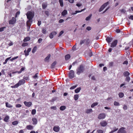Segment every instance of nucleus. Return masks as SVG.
Masks as SVG:
<instances>
[{
    "mask_svg": "<svg viewBox=\"0 0 133 133\" xmlns=\"http://www.w3.org/2000/svg\"><path fill=\"white\" fill-rule=\"evenodd\" d=\"M57 62L56 61H54L51 64L50 67L51 68H55V65L56 64Z\"/></svg>",
    "mask_w": 133,
    "mask_h": 133,
    "instance_id": "nucleus-19",
    "label": "nucleus"
},
{
    "mask_svg": "<svg viewBox=\"0 0 133 133\" xmlns=\"http://www.w3.org/2000/svg\"><path fill=\"white\" fill-rule=\"evenodd\" d=\"M11 58V57H8V58H6V59H5V62H3V64H6L7 63V62L8 61L9 59H10V58Z\"/></svg>",
    "mask_w": 133,
    "mask_h": 133,
    "instance_id": "nucleus-37",
    "label": "nucleus"
},
{
    "mask_svg": "<svg viewBox=\"0 0 133 133\" xmlns=\"http://www.w3.org/2000/svg\"><path fill=\"white\" fill-rule=\"evenodd\" d=\"M85 42V39L84 40H81L80 41V44L81 45H82Z\"/></svg>",
    "mask_w": 133,
    "mask_h": 133,
    "instance_id": "nucleus-50",
    "label": "nucleus"
},
{
    "mask_svg": "<svg viewBox=\"0 0 133 133\" xmlns=\"http://www.w3.org/2000/svg\"><path fill=\"white\" fill-rule=\"evenodd\" d=\"M125 128L122 127L118 130L117 133H126V131L125 130Z\"/></svg>",
    "mask_w": 133,
    "mask_h": 133,
    "instance_id": "nucleus-6",
    "label": "nucleus"
},
{
    "mask_svg": "<svg viewBox=\"0 0 133 133\" xmlns=\"http://www.w3.org/2000/svg\"><path fill=\"white\" fill-rule=\"evenodd\" d=\"M42 6L43 9H45L47 7V4L43 3L42 4Z\"/></svg>",
    "mask_w": 133,
    "mask_h": 133,
    "instance_id": "nucleus-25",
    "label": "nucleus"
},
{
    "mask_svg": "<svg viewBox=\"0 0 133 133\" xmlns=\"http://www.w3.org/2000/svg\"><path fill=\"white\" fill-rule=\"evenodd\" d=\"M42 32L44 34H45L46 33V30L44 29H43L42 30Z\"/></svg>",
    "mask_w": 133,
    "mask_h": 133,
    "instance_id": "nucleus-53",
    "label": "nucleus"
},
{
    "mask_svg": "<svg viewBox=\"0 0 133 133\" xmlns=\"http://www.w3.org/2000/svg\"><path fill=\"white\" fill-rule=\"evenodd\" d=\"M32 121L33 122V124L34 125H36L37 123V120L35 118H34L32 119Z\"/></svg>",
    "mask_w": 133,
    "mask_h": 133,
    "instance_id": "nucleus-14",
    "label": "nucleus"
},
{
    "mask_svg": "<svg viewBox=\"0 0 133 133\" xmlns=\"http://www.w3.org/2000/svg\"><path fill=\"white\" fill-rule=\"evenodd\" d=\"M9 117L8 116H6L4 118V120L5 122H8V120L9 119Z\"/></svg>",
    "mask_w": 133,
    "mask_h": 133,
    "instance_id": "nucleus-27",
    "label": "nucleus"
},
{
    "mask_svg": "<svg viewBox=\"0 0 133 133\" xmlns=\"http://www.w3.org/2000/svg\"><path fill=\"white\" fill-rule=\"evenodd\" d=\"M117 43V40H115L114 41L111 43V47H115Z\"/></svg>",
    "mask_w": 133,
    "mask_h": 133,
    "instance_id": "nucleus-9",
    "label": "nucleus"
},
{
    "mask_svg": "<svg viewBox=\"0 0 133 133\" xmlns=\"http://www.w3.org/2000/svg\"><path fill=\"white\" fill-rule=\"evenodd\" d=\"M31 50V48H29L28 49V50L26 51L25 50L24 51V53L25 56H27L29 55V53L30 51Z\"/></svg>",
    "mask_w": 133,
    "mask_h": 133,
    "instance_id": "nucleus-10",
    "label": "nucleus"
},
{
    "mask_svg": "<svg viewBox=\"0 0 133 133\" xmlns=\"http://www.w3.org/2000/svg\"><path fill=\"white\" fill-rule=\"evenodd\" d=\"M92 109H87L85 111V112L87 114H89L90 112H92Z\"/></svg>",
    "mask_w": 133,
    "mask_h": 133,
    "instance_id": "nucleus-33",
    "label": "nucleus"
},
{
    "mask_svg": "<svg viewBox=\"0 0 133 133\" xmlns=\"http://www.w3.org/2000/svg\"><path fill=\"white\" fill-rule=\"evenodd\" d=\"M43 39L41 38H39L38 39V42L39 43H40L42 41Z\"/></svg>",
    "mask_w": 133,
    "mask_h": 133,
    "instance_id": "nucleus-54",
    "label": "nucleus"
},
{
    "mask_svg": "<svg viewBox=\"0 0 133 133\" xmlns=\"http://www.w3.org/2000/svg\"><path fill=\"white\" fill-rule=\"evenodd\" d=\"M123 109L124 110H126L127 109V105H124L123 107Z\"/></svg>",
    "mask_w": 133,
    "mask_h": 133,
    "instance_id": "nucleus-59",
    "label": "nucleus"
},
{
    "mask_svg": "<svg viewBox=\"0 0 133 133\" xmlns=\"http://www.w3.org/2000/svg\"><path fill=\"white\" fill-rule=\"evenodd\" d=\"M66 107L65 106L63 105L61 106L60 107V109L61 110H64L66 109Z\"/></svg>",
    "mask_w": 133,
    "mask_h": 133,
    "instance_id": "nucleus-29",
    "label": "nucleus"
},
{
    "mask_svg": "<svg viewBox=\"0 0 133 133\" xmlns=\"http://www.w3.org/2000/svg\"><path fill=\"white\" fill-rule=\"evenodd\" d=\"M85 70L84 66L81 64L76 69V74L78 75H79L81 73L83 72Z\"/></svg>",
    "mask_w": 133,
    "mask_h": 133,
    "instance_id": "nucleus-1",
    "label": "nucleus"
},
{
    "mask_svg": "<svg viewBox=\"0 0 133 133\" xmlns=\"http://www.w3.org/2000/svg\"><path fill=\"white\" fill-rule=\"evenodd\" d=\"M114 105L115 106H118L120 105V104L118 102L115 101L114 102Z\"/></svg>",
    "mask_w": 133,
    "mask_h": 133,
    "instance_id": "nucleus-45",
    "label": "nucleus"
},
{
    "mask_svg": "<svg viewBox=\"0 0 133 133\" xmlns=\"http://www.w3.org/2000/svg\"><path fill=\"white\" fill-rule=\"evenodd\" d=\"M97 132L98 133H103L104 131L102 130L99 129L97 130Z\"/></svg>",
    "mask_w": 133,
    "mask_h": 133,
    "instance_id": "nucleus-48",
    "label": "nucleus"
},
{
    "mask_svg": "<svg viewBox=\"0 0 133 133\" xmlns=\"http://www.w3.org/2000/svg\"><path fill=\"white\" fill-rule=\"evenodd\" d=\"M18 122L17 121H16L12 122V124L14 125H15L18 124Z\"/></svg>",
    "mask_w": 133,
    "mask_h": 133,
    "instance_id": "nucleus-42",
    "label": "nucleus"
},
{
    "mask_svg": "<svg viewBox=\"0 0 133 133\" xmlns=\"http://www.w3.org/2000/svg\"><path fill=\"white\" fill-rule=\"evenodd\" d=\"M90 42V40L89 39H85V42L86 45H89Z\"/></svg>",
    "mask_w": 133,
    "mask_h": 133,
    "instance_id": "nucleus-20",
    "label": "nucleus"
},
{
    "mask_svg": "<svg viewBox=\"0 0 133 133\" xmlns=\"http://www.w3.org/2000/svg\"><path fill=\"white\" fill-rule=\"evenodd\" d=\"M60 130V127L59 126H54L53 128V130L56 132H59Z\"/></svg>",
    "mask_w": 133,
    "mask_h": 133,
    "instance_id": "nucleus-12",
    "label": "nucleus"
},
{
    "mask_svg": "<svg viewBox=\"0 0 133 133\" xmlns=\"http://www.w3.org/2000/svg\"><path fill=\"white\" fill-rule=\"evenodd\" d=\"M6 27L5 26L0 28V32L3 31L4 30V29Z\"/></svg>",
    "mask_w": 133,
    "mask_h": 133,
    "instance_id": "nucleus-51",
    "label": "nucleus"
},
{
    "mask_svg": "<svg viewBox=\"0 0 133 133\" xmlns=\"http://www.w3.org/2000/svg\"><path fill=\"white\" fill-rule=\"evenodd\" d=\"M65 60H67L70 58V56L69 54H68L65 56Z\"/></svg>",
    "mask_w": 133,
    "mask_h": 133,
    "instance_id": "nucleus-22",
    "label": "nucleus"
},
{
    "mask_svg": "<svg viewBox=\"0 0 133 133\" xmlns=\"http://www.w3.org/2000/svg\"><path fill=\"white\" fill-rule=\"evenodd\" d=\"M45 14L47 16H48L49 15V12L48 11H45Z\"/></svg>",
    "mask_w": 133,
    "mask_h": 133,
    "instance_id": "nucleus-60",
    "label": "nucleus"
},
{
    "mask_svg": "<svg viewBox=\"0 0 133 133\" xmlns=\"http://www.w3.org/2000/svg\"><path fill=\"white\" fill-rule=\"evenodd\" d=\"M98 104V103L97 102L91 104V107L92 108H94L95 106L97 105Z\"/></svg>",
    "mask_w": 133,
    "mask_h": 133,
    "instance_id": "nucleus-36",
    "label": "nucleus"
},
{
    "mask_svg": "<svg viewBox=\"0 0 133 133\" xmlns=\"http://www.w3.org/2000/svg\"><path fill=\"white\" fill-rule=\"evenodd\" d=\"M112 40V38L111 37H108L106 38V40L108 43H110Z\"/></svg>",
    "mask_w": 133,
    "mask_h": 133,
    "instance_id": "nucleus-13",
    "label": "nucleus"
},
{
    "mask_svg": "<svg viewBox=\"0 0 133 133\" xmlns=\"http://www.w3.org/2000/svg\"><path fill=\"white\" fill-rule=\"evenodd\" d=\"M81 90V87L77 88V89H76L75 90V92L76 93H78Z\"/></svg>",
    "mask_w": 133,
    "mask_h": 133,
    "instance_id": "nucleus-30",
    "label": "nucleus"
},
{
    "mask_svg": "<svg viewBox=\"0 0 133 133\" xmlns=\"http://www.w3.org/2000/svg\"><path fill=\"white\" fill-rule=\"evenodd\" d=\"M128 63V62L127 61H125L123 63V64H126L127 65Z\"/></svg>",
    "mask_w": 133,
    "mask_h": 133,
    "instance_id": "nucleus-56",
    "label": "nucleus"
},
{
    "mask_svg": "<svg viewBox=\"0 0 133 133\" xmlns=\"http://www.w3.org/2000/svg\"><path fill=\"white\" fill-rule=\"evenodd\" d=\"M28 45V43H23L22 45V46L23 47L27 46Z\"/></svg>",
    "mask_w": 133,
    "mask_h": 133,
    "instance_id": "nucleus-35",
    "label": "nucleus"
},
{
    "mask_svg": "<svg viewBox=\"0 0 133 133\" xmlns=\"http://www.w3.org/2000/svg\"><path fill=\"white\" fill-rule=\"evenodd\" d=\"M41 21H39L38 22L37 24L38 26H39L41 24Z\"/></svg>",
    "mask_w": 133,
    "mask_h": 133,
    "instance_id": "nucleus-62",
    "label": "nucleus"
},
{
    "mask_svg": "<svg viewBox=\"0 0 133 133\" xmlns=\"http://www.w3.org/2000/svg\"><path fill=\"white\" fill-rule=\"evenodd\" d=\"M27 18L28 19V21H31L32 22V19L34 16V13L31 11H29L26 14Z\"/></svg>",
    "mask_w": 133,
    "mask_h": 133,
    "instance_id": "nucleus-2",
    "label": "nucleus"
},
{
    "mask_svg": "<svg viewBox=\"0 0 133 133\" xmlns=\"http://www.w3.org/2000/svg\"><path fill=\"white\" fill-rule=\"evenodd\" d=\"M38 74V73H36L34 76H33L32 77L35 79L38 78V76L37 75Z\"/></svg>",
    "mask_w": 133,
    "mask_h": 133,
    "instance_id": "nucleus-46",
    "label": "nucleus"
},
{
    "mask_svg": "<svg viewBox=\"0 0 133 133\" xmlns=\"http://www.w3.org/2000/svg\"><path fill=\"white\" fill-rule=\"evenodd\" d=\"M85 9H82L81 11H75V13H73L72 14L73 15H74L76 14L77 13H79V12H81L83 11Z\"/></svg>",
    "mask_w": 133,
    "mask_h": 133,
    "instance_id": "nucleus-26",
    "label": "nucleus"
},
{
    "mask_svg": "<svg viewBox=\"0 0 133 133\" xmlns=\"http://www.w3.org/2000/svg\"><path fill=\"white\" fill-rule=\"evenodd\" d=\"M108 2H107L103 4L101 7L103 9L108 4Z\"/></svg>",
    "mask_w": 133,
    "mask_h": 133,
    "instance_id": "nucleus-23",
    "label": "nucleus"
},
{
    "mask_svg": "<svg viewBox=\"0 0 133 133\" xmlns=\"http://www.w3.org/2000/svg\"><path fill=\"white\" fill-rule=\"evenodd\" d=\"M130 75V73L127 71H125L123 73V75L124 76H128Z\"/></svg>",
    "mask_w": 133,
    "mask_h": 133,
    "instance_id": "nucleus-24",
    "label": "nucleus"
},
{
    "mask_svg": "<svg viewBox=\"0 0 133 133\" xmlns=\"http://www.w3.org/2000/svg\"><path fill=\"white\" fill-rule=\"evenodd\" d=\"M51 55L50 54L48 55V56L45 58L44 59V61L45 62H49V60L50 57Z\"/></svg>",
    "mask_w": 133,
    "mask_h": 133,
    "instance_id": "nucleus-16",
    "label": "nucleus"
},
{
    "mask_svg": "<svg viewBox=\"0 0 133 133\" xmlns=\"http://www.w3.org/2000/svg\"><path fill=\"white\" fill-rule=\"evenodd\" d=\"M5 105L6 107L7 108H12L13 107V106L12 105L9 104L7 102L5 103Z\"/></svg>",
    "mask_w": 133,
    "mask_h": 133,
    "instance_id": "nucleus-21",
    "label": "nucleus"
},
{
    "mask_svg": "<svg viewBox=\"0 0 133 133\" xmlns=\"http://www.w3.org/2000/svg\"><path fill=\"white\" fill-rule=\"evenodd\" d=\"M15 106L16 108H20L22 107V105L21 104H16Z\"/></svg>",
    "mask_w": 133,
    "mask_h": 133,
    "instance_id": "nucleus-52",
    "label": "nucleus"
},
{
    "mask_svg": "<svg viewBox=\"0 0 133 133\" xmlns=\"http://www.w3.org/2000/svg\"><path fill=\"white\" fill-rule=\"evenodd\" d=\"M30 39V38L29 37H26L23 39V41L24 42L29 41Z\"/></svg>",
    "mask_w": 133,
    "mask_h": 133,
    "instance_id": "nucleus-17",
    "label": "nucleus"
},
{
    "mask_svg": "<svg viewBox=\"0 0 133 133\" xmlns=\"http://www.w3.org/2000/svg\"><path fill=\"white\" fill-rule=\"evenodd\" d=\"M113 62H110L109 63V66H110L111 67L112 66L113 64Z\"/></svg>",
    "mask_w": 133,
    "mask_h": 133,
    "instance_id": "nucleus-57",
    "label": "nucleus"
},
{
    "mask_svg": "<svg viewBox=\"0 0 133 133\" xmlns=\"http://www.w3.org/2000/svg\"><path fill=\"white\" fill-rule=\"evenodd\" d=\"M30 22H31V21H28L26 22L27 26L29 27V29H30L31 26V24L29 23Z\"/></svg>",
    "mask_w": 133,
    "mask_h": 133,
    "instance_id": "nucleus-32",
    "label": "nucleus"
},
{
    "mask_svg": "<svg viewBox=\"0 0 133 133\" xmlns=\"http://www.w3.org/2000/svg\"><path fill=\"white\" fill-rule=\"evenodd\" d=\"M18 56H16L15 57L11 59H10V60L12 62L14 60L17 58H18Z\"/></svg>",
    "mask_w": 133,
    "mask_h": 133,
    "instance_id": "nucleus-41",
    "label": "nucleus"
},
{
    "mask_svg": "<svg viewBox=\"0 0 133 133\" xmlns=\"http://www.w3.org/2000/svg\"><path fill=\"white\" fill-rule=\"evenodd\" d=\"M106 115L104 113H102L99 114L98 116V118L99 119H103L105 118Z\"/></svg>",
    "mask_w": 133,
    "mask_h": 133,
    "instance_id": "nucleus-7",
    "label": "nucleus"
},
{
    "mask_svg": "<svg viewBox=\"0 0 133 133\" xmlns=\"http://www.w3.org/2000/svg\"><path fill=\"white\" fill-rule=\"evenodd\" d=\"M64 21V20L63 19H61L59 20V22L60 23H62Z\"/></svg>",
    "mask_w": 133,
    "mask_h": 133,
    "instance_id": "nucleus-64",
    "label": "nucleus"
},
{
    "mask_svg": "<svg viewBox=\"0 0 133 133\" xmlns=\"http://www.w3.org/2000/svg\"><path fill=\"white\" fill-rule=\"evenodd\" d=\"M68 13L67 11L66 10H64L62 12L61 15L62 16H64L67 14Z\"/></svg>",
    "mask_w": 133,
    "mask_h": 133,
    "instance_id": "nucleus-15",
    "label": "nucleus"
},
{
    "mask_svg": "<svg viewBox=\"0 0 133 133\" xmlns=\"http://www.w3.org/2000/svg\"><path fill=\"white\" fill-rule=\"evenodd\" d=\"M53 36L54 35H53V34H51L50 33L49 36L50 38L52 39L53 38Z\"/></svg>",
    "mask_w": 133,
    "mask_h": 133,
    "instance_id": "nucleus-58",
    "label": "nucleus"
},
{
    "mask_svg": "<svg viewBox=\"0 0 133 133\" xmlns=\"http://www.w3.org/2000/svg\"><path fill=\"white\" fill-rule=\"evenodd\" d=\"M59 2L60 4V5L62 7L63 6V0H59Z\"/></svg>",
    "mask_w": 133,
    "mask_h": 133,
    "instance_id": "nucleus-28",
    "label": "nucleus"
},
{
    "mask_svg": "<svg viewBox=\"0 0 133 133\" xmlns=\"http://www.w3.org/2000/svg\"><path fill=\"white\" fill-rule=\"evenodd\" d=\"M63 33H64V32L63 31H61L60 32V33H59V35L58 36V37H59V36H61L62 35V34H63Z\"/></svg>",
    "mask_w": 133,
    "mask_h": 133,
    "instance_id": "nucleus-55",
    "label": "nucleus"
},
{
    "mask_svg": "<svg viewBox=\"0 0 133 133\" xmlns=\"http://www.w3.org/2000/svg\"><path fill=\"white\" fill-rule=\"evenodd\" d=\"M130 80V78L129 76H127L126 77L125 81L129 82Z\"/></svg>",
    "mask_w": 133,
    "mask_h": 133,
    "instance_id": "nucleus-44",
    "label": "nucleus"
},
{
    "mask_svg": "<svg viewBox=\"0 0 133 133\" xmlns=\"http://www.w3.org/2000/svg\"><path fill=\"white\" fill-rule=\"evenodd\" d=\"M24 103L26 106L28 107H30L32 105V103L31 102H27L26 101H24Z\"/></svg>",
    "mask_w": 133,
    "mask_h": 133,
    "instance_id": "nucleus-8",
    "label": "nucleus"
},
{
    "mask_svg": "<svg viewBox=\"0 0 133 133\" xmlns=\"http://www.w3.org/2000/svg\"><path fill=\"white\" fill-rule=\"evenodd\" d=\"M33 128V127L31 125H27L26 126V128L28 129L29 130H31Z\"/></svg>",
    "mask_w": 133,
    "mask_h": 133,
    "instance_id": "nucleus-18",
    "label": "nucleus"
},
{
    "mask_svg": "<svg viewBox=\"0 0 133 133\" xmlns=\"http://www.w3.org/2000/svg\"><path fill=\"white\" fill-rule=\"evenodd\" d=\"M100 124L101 126L104 127L107 125V122L105 121H103L100 122Z\"/></svg>",
    "mask_w": 133,
    "mask_h": 133,
    "instance_id": "nucleus-11",
    "label": "nucleus"
},
{
    "mask_svg": "<svg viewBox=\"0 0 133 133\" xmlns=\"http://www.w3.org/2000/svg\"><path fill=\"white\" fill-rule=\"evenodd\" d=\"M25 69V68L24 67H22L21 68L20 70L19 71H18V73L20 74Z\"/></svg>",
    "mask_w": 133,
    "mask_h": 133,
    "instance_id": "nucleus-39",
    "label": "nucleus"
},
{
    "mask_svg": "<svg viewBox=\"0 0 133 133\" xmlns=\"http://www.w3.org/2000/svg\"><path fill=\"white\" fill-rule=\"evenodd\" d=\"M36 110L35 109H33L32 111L31 114L32 115H34L36 113Z\"/></svg>",
    "mask_w": 133,
    "mask_h": 133,
    "instance_id": "nucleus-43",
    "label": "nucleus"
},
{
    "mask_svg": "<svg viewBox=\"0 0 133 133\" xmlns=\"http://www.w3.org/2000/svg\"><path fill=\"white\" fill-rule=\"evenodd\" d=\"M91 16H92V14H90L86 18V19H85L86 20L88 21V20H89L90 19V18Z\"/></svg>",
    "mask_w": 133,
    "mask_h": 133,
    "instance_id": "nucleus-38",
    "label": "nucleus"
},
{
    "mask_svg": "<svg viewBox=\"0 0 133 133\" xmlns=\"http://www.w3.org/2000/svg\"><path fill=\"white\" fill-rule=\"evenodd\" d=\"M16 22V19L14 17H12V19L9 21V23L10 25H14L15 24Z\"/></svg>",
    "mask_w": 133,
    "mask_h": 133,
    "instance_id": "nucleus-4",
    "label": "nucleus"
},
{
    "mask_svg": "<svg viewBox=\"0 0 133 133\" xmlns=\"http://www.w3.org/2000/svg\"><path fill=\"white\" fill-rule=\"evenodd\" d=\"M37 49V47L36 46H35L34 48H33L32 51V52L33 53H34L36 52V50Z\"/></svg>",
    "mask_w": 133,
    "mask_h": 133,
    "instance_id": "nucleus-31",
    "label": "nucleus"
},
{
    "mask_svg": "<svg viewBox=\"0 0 133 133\" xmlns=\"http://www.w3.org/2000/svg\"><path fill=\"white\" fill-rule=\"evenodd\" d=\"M78 98V95H75L74 96V99L75 100H77Z\"/></svg>",
    "mask_w": 133,
    "mask_h": 133,
    "instance_id": "nucleus-40",
    "label": "nucleus"
},
{
    "mask_svg": "<svg viewBox=\"0 0 133 133\" xmlns=\"http://www.w3.org/2000/svg\"><path fill=\"white\" fill-rule=\"evenodd\" d=\"M77 86V85H75L74 86H73L72 87H70V90H72L75 89Z\"/></svg>",
    "mask_w": 133,
    "mask_h": 133,
    "instance_id": "nucleus-47",
    "label": "nucleus"
},
{
    "mask_svg": "<svg viewBox=\"0 0 133 133\" xmlns=\"http://www.w3.org/2000/svg\"><path fill=\"white\" fill-rule=\"evenodd\" d=\"M25 81L24 79H22L19 80V82L15 84L14 86H12L11 87L12 88H18L19 86L21 85H23L25 82Z\"/></svg>",
    "mask_w": 133,
    "mask_h": 133,
    "instance_id": "nucleus-3",
    "label": "nucleus"
},
{
    "mask_svg": "<svg viewBox=\"0 0 133 133\" xmlns=\"http://www.w3.org/2000/svg\"><path fill=\"white\" fill-rule=\"evenodd\" d=\"M129 19H131L133 20V16L130 15L129 17H128Z\"/></svg>",
    "mask_w": 133,
    "mask_h": 133,
    "instance_id": "nucleus-61",
    "label": "nucleus"
},
{
    "mask_svg": "<svg viewBox=\"0 0 133 133\" xmlns=\"http://www.w3.org/2000/svg\"><path fill=\"white\" fill-rule=\"evenodd\" d=\"M86 29L88 31L90 30L91 29V28L90 26H87Z\"/></svg>",
    "mask_w": 133,
    "mask_h": 133,
    "instance_id": "nucleus-63",
    "label": "nucleus"
},
{
    "mask_svg": "<svg viewBox=\"0 0 133 133\" xmlns=\"http://www.w3.org/2000/svg\"><path fill=\"white\" fill-rule=\"evenodd\" d=\"M68 76L71 79H72L74 77V71L73 70H71L70 71Z\"/></svg>",
    "mask_w": 133,
    "mask_h": 133,
    "instance_id": "nucleus-5",
    "label": "nucleus"
},
{
    "mask_svg": "<svg viewBox=\"0 0 133 133\" xmlns=\"http://www.w3.org/2000/svg\"><path fill=\"white\" fill-rule=\"evenodd\" d=\"M119 97L120 98L123 97L124 96V94L123 92H120L118 94Z\"/></svg>",
    "mask_w": 133,
    "mask_h": 133,
    "instance_id": "nucleus-34",
    "label": "nucleus"
},
{
    "mask_svg": "<svg viewBox=\"0 0 133 133\" xmlns=\"http://www.w3.org/2000/svg\"><path fill=\"white\" fill-rule=\"evenodd\" d=\"M76 44L73 46L72 48V50H73L75 51L77 50V49L76 48Z\"/></svg>",
    "mask_w": 133,
    "mask_h": 133,
    "instance_id": "nucleus-49",
    "label": "nucleus"
}]
</instances>
